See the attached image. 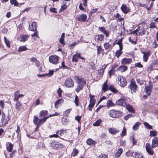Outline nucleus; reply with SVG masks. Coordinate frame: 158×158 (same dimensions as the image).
<instances>
[{
	"mask_svg": "<svg viewBox=\"0 0 158 158\" xmlns=\"http://www.w3.org/2000/svg\"><path fill=\"white\" fill-rule=\"evenodd\" d=\"M126 155L128 157L131 156H133L134 155V152H131L129 150L126 153Z\"/></svg>",
	"mask_w": 158,
	"mask_h": 158,
	"instance_id": "nucleus-54",
	"label": "nucleus"
},
{
	"mask_svg": "<svg viewBox=\"0 0 158 158\" xmlns=\"http://www.w3.org/2000/svg\"><path fill=\"white\" fill-rule=\"evenodd\" d=\"M48 114V111L47 110H42L40 112V116L41 117H45Z\"/></svg>",
	"mask_w": 158,
	"mask_h": 158,
	"instance_id": "nucleus-30",
	"label": "nucleus"
},
{
	"mask_svg": "<svg viewBox=\"0 0 158 158\" xmlns=\"http://www.w3.org/2000/svg\"><path fill=\"white\" fill-rule=\"evenodd\" d=\"M77 81V85L75 91L78 93L80 90H82L84 85L86 84V81L85 79L80 77H76Z\"/></svg>",
	"mask_w": 158,
	"mask_h": 158,
	"instance_id": "nucleus-1",
	"label": "nucleus"
},
{
	"mask_svg": "<svg viewBox=\"0 0 158 158\" xmlns=\"http://www.w3.org/2000/svg\"><path fill=\"white\" fill-rule=\"evenodd\" d=\"M78 152L79 151L77 149L74 148L72 152V156L75 157L77 155Z\"/></svg>",
	"mask_w": 158,
	"mask_h": 158,
	"instance_id": "nucleus-48",
	"label": "nucleus"
},
{
	"mask_svg": "<svg viewBox=\"0 0 158 158\" xmlns=\"http://www.w3.org/2000/svg\"><path fill=\"white\" fill-rule=\"evenodd\" d=\"M99 30L101 32L105 34L106 37H108L109 36V32L106 31L104 27H99Z\"/></svg>",
	"mask_w": 158,
	"mask_h": 158,
	"instance_id": "nucleus-21",
	"label": "nucleus"
},
{
	"mask_svg": "<svg viewBox=\"0 0 158 158\" xmlns=\"http://www.w3.org/2000/svg\"><path fill=\"white\" fill-rule=\"evenodd\" d=\"M146 149L147 152L152 155L153 154V151L149 143H147L146 145Z\"/></svg>",
	"mask_w": 158,
	"mask_h": 158,
	"instance_id": "nucleus-14",
	"label": "nucleus"
},
{
	"mask_svg": "<svg viewBox=\"0 0 158 158\" xmlns=\"http://www.w3.org/2000/svg\"><path fill=\"white\" fill-rule=\"evenodd\" d=\"M158 145L157 139H153L152 142V148L156 147Z\"/></svg>",
	"mask_w": 158,
	"mask_h": 158,
	"instance_id": "nucleus-29",
	"label": "nucleus"
},
{
	"mask_svg": "<svg viewBox=\"0 0 158 158\" xmlns=\"http://www.w3.org/2000/svg\"><path fill=\"white\" fill-rule=\"evenodd\" d=\"M153 88L152 84L151 83V81H149V85L148 86H145V91L147 94L149 96L151 93Z\"/></svg>",
	"mask_w": 158,
	"mask_h": 158,
	"instance_id": "nucleus-8",
	"label": "nucleus"
},
{
	"mask_svg": "<svg viewBox=\"0 0 158 158\" xmlns=\"http://www.w3.org/2000/svg\"><path fill=\"white\" fill-rule=\"evenodd\" d=\"M141 124V123L139 122L136 123L132 127V129L134 131L137 130L139 128V126Z\"/></svg>",
	"mask_w": 158,
	"mask_h": 158,
	"instance_id": "nucleus-28",
	"label": "nucleus"
},
{
	"mask_svg": "<svg viewBox=\"0 0 158 158\" xmlns=\"http://www.w3.org/2000/svg\"><path fill=\"white\" fill-rule=\"evenodd\" d=\"M106 106L108 108L110 107L115 106V104L110 100H108L106 102Z\"/></svg>",
	"mask_w": 158,
	"mask_h": 158,
	"instance_id": "nucleus-27",
	"label": "nucleus"
},
{
	"mask_svg": "<svg viewBox=\"0 0 158 158\" xmlns=\"http://www.w3.org/2000/svg\"><path fill=\"white\" fill-rule=\"evenodd\" d=\"M62 90L61 89V88H59L57 91V93L58 96H59V97H61V96H62L61 93H62Z\"/></svg>",
	"mask_w": 158,
	"mask_h": 158,
	"instance_id": "nucleus-61",
	"label": "nucleus"
},
{
	"mask_svg": "<svg viewBox=\"0 0 158 158\" xmlns=\"http://www.w3.org/2000/svg\"><path fill=\"white\" fill-rule=\"evenodd\" d=\"M114 16L116 18H118L119 21H121L123 19V18L121 17L120 15L118 13L114 14Z\"/></svg>",
	"mask_w": 158,
	"mask_h": 158,
	"instance_id": "nucleus-46",
	"label": "nucleus"
},
{
	"mask_svg": "<svg viewBox=\"0 0 158 158\" xmlns=\"http://www.w3.org/2000/svg\"><path fill=\"white\" fill-rule=\"evenodd\" d=\"M104 48L106 50L110 49L112 48V45L109 43L106 42L104 44Z\"/></svg>",
	"mask_w": 158,
	"mask_h": 158,
	"instance_id": "nucleus-31",
	"label": "nucleus"
},
{
	"mask_svg": "<svg viewBox=\"0 0 158 158\" xmlns=\"http://www.w3.org/2000/svg\"><path fill=\"white\" fill-rule=\"evenodd\" d=\"M51 145V146L54 149L63 148L64 146L63 144L59 143V142L55 141H53Z\"/></svg>",
	"mask_w": 158,
	"mask_h": 158,
	"instance_id": "nucleus-11",
	"label": "nucleus"
},
{
	"mask_svg": "<svg viewBox=\"0 0 158 158\" xmlns=\"http://www.w3.org/2000/svg\"><path fill=\"white\" fill-rule=\"evenodd\" d=\"M49 118V116H47L44 117L42 119H38V117L35 115L34 116L33 118V122L34 124H38V126H40L43 124Z\"/></svg>",
	"mask_w": 158,
	"mask_h": 158,
	"instance_id": "nucleus-2",
	"label": "nucleus"
},
{
	"mask_svg": "<svg viewBox=\"0 0 158 158\" xmlns=\"http://www.w3.org/2000/svg\"><path fill=\"white\" fill-rule=\"evenodd\" d=\"M59 60L58 56L56 55L50 56L49 58V61L54 64H57Z\"/></svg>",
	"mask_w": 158,
	"mask_h": 158,
	"instance_id": "nucleus-10",
	"label": "nucleus"
},
{
	"mask_svg": "<svg viewBox=\"0 0 158 158\" xmlns=\"http://www.w3.org/2000/svg\"><path fill=\"white\" fill-rule=\"evenodd\" d=\"M110 116L114 118H117L122 115V112L118 110H111L109 111Z\"/></svg>",
	"mask_w": 158,
	"mask_h": 158,
	"instance_id": "nucleus-3",
	"label": "nucleus"
},
{
	"mask_svg": "<svg viewBox=\"0 0 158 158\" xmlns=\"http://www.w3.org/2000/svg\"><path fill=\"white\" fill-rule=\"evenodd\" d=\"M8 144H6L7 145L6 147L7 150L9 152H11L12 150L13 145L12 143H8Z\"/></svg>",
	"mask_w": 158,
	"mask_h": 158,
	"instance_id": "nucleus-32",
	"label": "nucleus"
},
{
	"mask_svg": "<svg viewBox=\"0 0 158 158\" xmlns=\"http://www.w3.org/2000/svg\"><path fill=\"white\" fill-rule=\"evenodd\" d=\"M132 60L131 58H124L122 60L121 63L124 65L129 64L131 62Z\"/></svg>",
	"mask_w": 158,
	"mask_h": 158,
	"instance_id": "nucleus-18",
	"label": "nucleus"
},
{
	"mask_svg": "<svg viewBox=\"0 0 158 158\" xmlns=\"http://www.w3.org/2000/svg\"><path fill=\"white\" fill-rule=\"evenodd\" d=\"M89 96L90 98V103L95 104L96 100L94 99V96L92 95L91 94H89Z\"/></svg>",
	"mask_w": 158,
	"mask_h": 158,
	"instance_id": "nucleus-40",
	"label": "nucleus"
},
{
	"mask_svg": "<svg viewBox=\"0 0 158 158\" xmlns=\"http://www.w3.org/2000/svg\"><path fill=\"white\" fill-rule=\"evenodd\" d=\"M74 102L77 106H79V99L78 96L76 95L75 97V98L74 100Z\"/></svg>",
	"mask_w": 158,
	"mask_h": 158,
	"instance_id": "nucleus-50",
	"label": "nucleus"
},
{
	"mask_svg": "<svg viewBox=\"0 0 158 158\" xmlns=\"http://www.w3.org/2000/svg\"><path fill=\"white\" fill-rule=\"evenodd\" d=\"M143 53L144 54L143 58V61L144 62H147L150 55V51L146 52H143Z\"/></svg>",
	"mask_w": 158,
	"mask_h": 158,
	"instance_id": "nucleus-19",
	"label": "nucleus"
},
{
	"mask_svg": "<svg viewBox=\"0 0 158 158\" xmlns=\"http://www.w3.org/2000/svg\"><path fill=\"white\" fill-rule=\"evenodd\" d=\"M86 142L89 145H94L96 143V142L92 139H87Z\"/></svg>",
	"mask_w": 158,
	"mask_h": 158,
	"instance_id": "nucleus-35",
	"label": "nucleus"
},
{
	"mask_svg": "<svg viewBox=\"0 0 158 158\" xmlns=\"http://www.w3.org/2000/svg\"><path fill=\"white\" fill-rule=\"evenodd\" d=\"M87 18V16L85 14H82L81 15L77 16L76 19L79 21L85 22Z\"/></svg>",
	"mask_w": 158,
	"mask_h": 158,
	"instance_id": "nucleus-16",
	"label": "nucleus"
},
{
	"mask_svg": "<svg viewBox=\"0 0 158 158\" xmlns=\"http://www.w3.org/2000/svg\"><path fill=\"white\" fill-rule=\"evenodd\" d=\"M14 101L15 102L16 101H19V99L21 97H23L24 96V95L23 94H19V91H16L14 93Z\"/></svg>",
	"mask_w": 158,
	"mask_h": 158,
	"instance_id": "nucleus-12",
	"label": "nucleus"
},
{
	"mask_svg": "<svg viewBox=\"0 0 158 158\" xmlns=\"http://www.w3.org/2000/svg\"><path fill=\"white\" fill-rule=\"evenodd\" d=\"M126 102L123 98L118 99L116 102V104L118 105L125 106L126 105Z\"/></svg>",
	"mask_w": 158,
	"mask_h": 158,
	"instance_id": "nucleus-17",
	"label": "nucleus"
},
{
	"mask_svg": "<svg viewBox=\"0 0 158 158\" xmlns=\"http://www.w3.org/2000/svg\"><path fill=\"white\" fill-rule=\"evenodd\" d=\"M127 69V67L125 65H121L119 66L116 70V71H119L121 73H123L126 71Z\"/></svg>",
	"mask_w": 158,
	"mask_h": 158,
	"instance_id": "nucleus-20",
	"label": "nucleus"
},
{
	"mask_svg": "<svg viewBox=\"0 0 158 158\" xmlns=\"http://www.w3.org/2000/svg\"><path fill=\"white\" fill-rule=\"evenodd\" d=\"M27 48L25 46H20L18 48V51L22 52L27 50Z\"/></svg>",
	"mask_w": 158,
	"mask_h": 158,
	"instance_id": "nucleus-42",
	"label": "nucleus"
},
{
	"mask_svg": "<svg viewBox=\"0 0 158 158\" xmlns=\"http://www.w3.org/2000/svg\"><path fill=\"white\" fill-rule=\"evenodd\" d=\"M16 103L15 104V108L19 110H20L22 106V104L19 101H16Z\"/></svg>",
	"mask_w": 158,
	"mask_h": 158,
	"instance_id": "nucleus-25",
	"label": "nucleus"
},
{
	"mask_svg": "<svg viewBox=\"0 0 158 158\" xmlns=\"http://www.w3.org/2000/svg\"><path fill=\"white\" fill-rule=\"evenodd\" d=\"M126 109L127 110L130 112L134 113L135 112V110L134 108L129 104H126L125 105Z\"/></svg>",
	"mask_w": 158,
	"mask_h": 158,
	"instance_id": "nucleus-24",
	"label": "nucleus"
},
{
	"mask_svg": "<svg viewBox=\"0 0 158 158\" xmlns=\"http://www.w3.org/2000/svg\"><path fill=\"white\" fill-rule=\"evenodd\" d=\"M118 80L119 85L122 87L125 86L127 84V81L125 78L123 76H120L118 77Z\"/></svg>",
	"mask_w": 158,
	"mask_h": 158,
	"instance_id": "nucleus-6",
	"label": "nucleus"
},
{
	"mask_svg": "<svg viewBox=\"0 0 158 158\" xmlns=\"http://www.w3.org/2000/svg\"><path fill=\"white\" fill-rule=\"evenodd\" d=\"M95 104L90 103L89 105L88 106L89 110V111H91L92 110L93 107L94 105Z\"/></svg>",
	"mask_w": 158,
	"mask_h": 158,
	"instance_id": "nucleus-63",
	"label": "nucleus"
},
{
	"mask_svg": "<svg viewBox=\"0 0 158 158\" xmlns=\"http://www.w3.org/2000/svg\"><path fill=\"white\" fill-rule=\"evenodd\" d=\"M143 124L145 126L146 128L148 129H153V127L152 126L150 125L148 123L144 122Z\"/></svg>",
	"mask_w": 158,
	"mask_h": 158,
	"instance_id": "nucleus-43",
	"label": "nucleus"
},
{
	"mask_svg": "<svg viewBox=\"0 0 158 158\" xmlns=\"http://www.w3.org/2000/svg\"><path fill=\"white\" fill-rule=\"evenodd\" d=\"M106 67L105 66L102 69H100L98 70V73H99L100 75L101 76H102V75H103V74L104 72V70Z\"/></svg>",
	"mask_w": 158,
	"mask_h": 158,
	"instance_id": "nucleus-52",
	"label": "nucleus"
},
{
	"mask_svg": "<svg viewBox=\"0 0 158 158\" xmlns=\"http://www.w3.org/2000/svg\"><path fill=\"white\" fill-rule=\"evenodd\" d=\"M72 110L71 108L69 109L66 110L64 112V116H67L68 114Z\"/></svg>",
	"mask_w": 158,
	"mask_h": 158,
	"instance_id": "nucleus-51",
	"label": "nucleus"
},
{
	"mask_svg": "<svg viewBox=\"0 0 158 158\" xmlns=\"http://www.w3.org/2000/svg\"><path fill=\"white\" fill-rule=\"evenodd\" d=\"M158 134V132L155 131H150V135L151 137L156 136Z\"/></svg>",
	"mask_w": 158,
	"mask_h": 158,
	"instance_id": "nucleus-41",
	"label": "nucleus"
},
{
	"mask_svg": "<svg viewBox=\"0 0 158 158\" xmlns=\"http://www.w3.org/2000/svg\"><path fill=\"white\" fill-rule=\"evenodd\" d=\"M64 35V33H62L60 37V39L59 40V42H60V43L63 45L64 44H65L64 43V38L65 37Z\"/></svg>",
	"mask_w": 158,
	"mask_h": 158,
	"instance_id": "nucleus-34",
	"label": "nucleus"
},
{
	"mask_svg": "<svg viewBox=\"0 0 158 158\" xmlns=\"http://www.w3.org/2000/svg\"><path fill=\"white\" fill-rule=\"evenodd\" d=\"M149 26L151 28H157L156 27L155 25V23L153 22H151Z\"/></svg>",
	"mask_w": 158,
	"mask_h": 158,
	"instance_id": "nucleus-59",
	"label": "nucleus"
},
{
	"mask_svg": "<svg viewBox=\"0 0 158 158\" xmlns=\"http://www.w3.org/2000/svg\"><path fill=\"white\" fill-rule=\"evenodd\" d=\"M10 2L11 4H14L15 6H18V2L16 0H10Z\"/></svg>",
	"mask_w": 158,
	"mask_h": 158,
	"instance_id": "nucleus-55",
	"label": "nucleus"
},
{
	"mask_svg": "<svg viewBox=\"0 0 158 158\" xmlns=\"http://www.w3.org/2000/svg\"><path fill=\"white\" fill-rule=\"evenodd\" d=\"M107 80H106L102 85V90L105 92L109 89L108 86L107 85Z\"/></svg>",
	"mask_w": 158,
	"mask_h": 158,
	"instance_id": "nucleus-26",
	"label": "nucleus"
},
{
	"mask_svg": "<svg viewBox=\"0 0 158 158\" xmlns=\"http://www.w3.org/2000/svg\"><path fill=\"white\" fill-rule=\"evenodd\" d=\"M122 52L121 51L117 50L115 53V56L118 58L122 54Z\"/></svg>",
	"mask_w": 158,
	"mask_h": 158,
	"instance_id": "nucleus-56",
	"label": "nucleus"
},
{
	"mask_svg": "<svg viewBox=\"0 0 158 158\" xmlns=\"http://www.w3.org/2000/svg\"><path fill=\"white\" fill-rule=\"evenodd\" d=\"M109 132L112 134L114 135L119 132V130L114 128H110L108 129Z\"/></svg>",
	"mask_w": 158,
	"mask_h": 158,
	"instance_id": "nucleus-23",
	"label": "nucleus"
},
{
	"mask_svg": "<svg viewBox=\"0 0 158 158\" xmlns=\"http://www.w3.org/2000/svg\"><path fill=\"white\" fill-rule=\"evenodd\" d=\"M67 7V6L65 4H64L61 6L60 10H61V11H64L66 9Z\"/></svg>",
	"mask_w": 158,
	"mask_h": 158,
	"instance_id": "nucleus-60",
	"label": "nucleus"
},
{
	"mask_svg": "<svg viewBox=\"0 0 158 158\" xmlns=\"http://www.w3.org/2000/svg\"><path fill=\"white\" fill-rule=\"evenodd\" d=\"M109 89L114 93H116L118 92V90L116 89L114 87L113 85H111L109 86Z\"/></svg>",
	"mask_w": 158,
	"mask_h": 158,
	"instance_id": "nucleus-33",
	"label": "nucleus"
},
{
	"mask_svg": "<svg viewBox=\"0 0 158 158\" xmlns=\"http://www.w3.org/2000/svg\"><path fill=\"white\" fill-rule=\"evenodd\" d=\"M133 156L136 158H143L142 155L139 152H134Z\"/></svg>",
	"mask_w": 158,
	"mask_h": 158,
	"instance_id": "nucleus-37",
	"label": "nucleus"
},
{
	"mask_svg": "<svg viewBox=\"0 0 158 158\" xmlns=\"http://www.w3.org/2000/svg\"><path fill=\"white\" fill-rule=\"evenodd\" d=\"M63 99H59L57 100L55 103V106L56 108H57V106L61 102H63Z\"/></svg>",
	"mask_w": 158,
	"mask_h": 158,
	"instance_id": "nucleus-38",
	"label": "nucleus"
},
{
	"mask_svg": "<svg viewBox=\"0 0 158 158\" xmlns=\"http://www.w3.org/2000/svg\"><path fill=\"white\" fill-rule=\"evenodd\" d=\"M133 115L132 114H129L126 116L124 118V119L126 120H127L130 118L132 117Z\"/></svg>",
	"mask_w": 158,
	"mask_h": 158,
	"instance_id": "nucleus-64",
	"label": "nucleus"
},
{
	"mask_svg": "<svg viewBox=\"0 0 158 158\" xmlns=\"http://www.w3.org/2000/svg\"><path fill=\"white\" fill-rule=\"evenodd\" d=\"M65 132V130H61L57 131L56 133L58 135H60V136H62Z\"/></svg>",
	"mask_w": 158,
	"mask_h": 158,
	"instance_id": "nucleus-49",
	"label": "nucleus"
},
{
	"mask_svg": "<svg viewBox=\"0 0 158 158\" xmlns=\"http://www.w3.org/2000/svg\"><path fill=\"white\" fill-rule=\"evenodd\" d=\"M146 31L143 28L141 29L139 32H138L139 35H141L143 36L146 33Z\"/></svg>",
	"mask_w": 158,
	"mask_h": 158,
	"instance_id": "nucleus-44",
	"label": "nucleus"
},
{
	"mask_svg": "<svg viewBox=\"0 0 158 158\" xmlns=\"http://www.w3.org/2000/svg\"><path fill=\"white\" fill-rule=\"evenodd\" d=\"M126 135V130L125 127H124L122 131L121 136L123 137L125 135Z\"/></svg>",
	"mask_w": 158,
	"mask_h": 158,
	"instance_id": "nucleus-53",
	"label": "nucleus"
},
{
	"mask_svg": "<svg viewBox=\"0 0 158 158\" xmlns=\"http://www.w3.org/2000/svg\"><path fill=\"white\" fill-rule=\"evenodd\" d=\"M64 85L66 87L72 88L74 86V82L71 78H67L65 81Z\"/></svg>",
	"mask_w": 158,
	"mask_h": 158,
	"instance_id": "nucleus-5",
	"label": "nucleus"
},
{
	"mask_svg": "<svg viewBox=\"0 0 158 158\" xmlns=\"http://www.w3.org/2000/svg\"><path fill=\"white\" fill-rule=\"evenodd\" d=\"M37 23L33 22L29 24L28 29L29 30L34 31L37 30Z\"/></svg>",
	"mask_w": 158,
	"mask_h": 158,
	"instance_id": "nucleus-13",
	"label": "nucleus"
},
{
	"mask_svg": "<svg viewBox=\"0 0 158 158\" xmlns=\"http://www.w3.org/2000/svg\"><path fill=\"white\" fill-rule=\"evenodd\" d=\"M81 54L80 53H77L76 54H74L72 57V61L75 62H77L79 59H81L83 60H85V58L81 56Z\"/></svg>",
	"mask_w": 158,
	"mask_h": 158,
	"instance_id": "nucleus-9",
	"label": "nucleus"
},
{
	"mask_svg": "<svg viewBox=\"0 0 158 158\" xmlns=\"http://www.w3.org/2000/svg\"><path fill=\"white\" fill-rule=\"evenodd\" d=\"M115 72L116 70L115 69L111 68L110 69L109 71V74L110 78H111V76L115 74Z\"/></svg>",
	"mask_w": 158,
	"mask_h": 158,
	"instance_id": "nucleus-45",
	"label": "nucleus"
},
{
	"mask_svg": "<svg viewBox=\"0 0 158 158\" xmlns=\"http://www.w3.org/2000/svg\"><path fill=\"white\" fill-rule=\"evenodd\" d=\"M4 39L5 42L6 46L7 47L10 48V41L9 40H7L6 37H4Z\"/></svg>",
	"mask_w": 158,
	"mask_h": 158,
	"instance_id": "nucleus-39",
	"label": "nucleus"
},
{
	"mask_svg": "<svg viewBox=\"0 0 158 158\" xmlns=\"http://www.w3.org/2000/svg\"><path fill=\"white\" fill-rule=\"evenodd\" d=\"M135 67L142 68L143 67V65L140 62H139L135 64Z\"/></svg>",
	"mask_w": 158,
	"mask_h": 158,
	"instance_id": "nucleus-57",
	"label": "nucleus"
},
{
	"mask_svg": "<svg viewBox=\"0 0 158 158\" xmlns=\"http://www.w3.org/2000/svg\"><path fill=\"white\" fill-rule=\"evenodd\" d=\"M10 119V116L8 115L6 118V115L4 113L2 114V118L1 122L2 125L5 126L8 123V121Z\"/></svg>",
	"mask_w": 158,
	"mask_h": 158,
	"instance_id": "nucleus-7",
	"label": "nucleus"
},
{
	"mask_svg": "<svg viewBox=\"0 0 158 158\" xmlns=\"http://www.w3.org/2000/svg\"><path fill=\"white\" fill-rule=\"evenodd\" d=\"M128 88L131 89L132 93V91L134 92H136V90H137V85H136L135 81L134 79H132L131 80L130 83L128 86Z\"/></svg>",
	"mask_w": 158,
	"mask_h": 158,
	"instance_id": "nucleus-4",
	"label": "nucleus"
},
{
	"mask_svg": "<svg viewBox=\"0 0 158 158\" xmlns=\"http://www.w3.org/2000/svg\"><path fill=\"white\" fill-rule=\"evenodd\" d=\"M121 9L124 13L127 14L130 11L129 8L127 7L125 4H123L121 7Z\"/></svg>",
	"mask_w": 158,
	"mask_h": 158,
	"instance_id": "nucleus-15",
	"label": "nucleus"
},
{
	"mask_svg": "<svg viewBox=\"0 0 158 158\" xmlns=\"http://www.w3.org/2000/svg\"><path fill=\"white\" fill-rule=\"evenodd\" d=\"M102 122V120L101 119H98L96 121L95 123L93 124V126H98L100 125Z\"/></svg>",
	"mask_w": 158,
	"mask_h": 158,
	"instance_id": "nucleus-47",
	"label": "nucleus"
},
{
	"mask_svg": "<svg viewBox=\"0 0 158 158\" xmlns=\"http://www.w3.org/2000/svg\"><path fill=\"white\" fill-rule=\"evenodd\" d=\"M97 54L98 55H99L100 53V52L102 50V48L101 46H97Z\"/></svg>",
	"mask_w": 158,
	"mask_h": 158,
	"instance_id": "nucleus-62",
	"label": "nucleus"
},
{
	"mask_svg": "<svg viewBox=\"0 0 158 158\" xmlns=\"http://www.w3.org/2000/svg\"><path fill=\"white\" fill-rule=\"evenodd\" d=\"M136 81L140 85H143L144 83L143 81L139 78H137Z\"/></svg>",
	"mask_w": 158,
	"mask_h": 158,
	"instance_id": "nucleus-58",
	"label": "nucleus"
},
{
	"mask_svg": "<svg viewBox=\"0 0 158 158\" xmlns=\"http://www.w3.org/2000/svg\"><path fill=\"white\" fill-rule=\"evenodd\" d=\"M104 35L102 34L97 35H95V40L97 42L101 41L104 39Z\"/></svg>",
	"mask_w": 158,
	"mask_h": 158,
	"instance_id": "nucleus-22",
	"label": "nucleus"
},
{
	"mask_svg": "<svg viewBox=\"0 0 158 158\" xmlns=\"http://www.w3.org/2000/svg\"><path fill=\"white\" fill-rule=\"evenodd\" d=\"M28 36L27 35H23L22 36L20 40V41L21 42H25L27 39Z\"/></svg>",
	"mask_w": 158,
	"mask_h": 158,
	"instance_id": "nucleus-36",
	"label": "nucleus"
}]
</instances>
